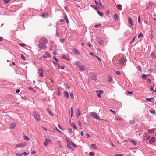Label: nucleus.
<instances>
[{"instance_id":"obj_1","label":"nucleus","mask_w":156,"mask_h":156,"mask_svg":"<svg viewBox=\"0 0 156 156\" xmlns=\"http://www.w3.org/2000/svg\"><path fill=\"white\" fill-rule=\"evenodd\" d=\"M90 116L92 117L93 118H95L97 119L98 120H101L102 119H100L99 115L95 112H92L90 114Z\"/></svg>"},{"instance_id":"obj_2","label":"nucleus","mask_w":156,"mask_h":156,"mask_svg":"<svg viewBox=\"0 0 156 156\" xmlns=\"http://www.w3.org/2000/svg\"><path fill=\"white\" fill-rule=\"evenodd\" d=\"M33 116L35 118L36 121H39L40 120V115L36 113H34L33 114Z\"/></svg>"},{"instance_id":"obj_3","label":"nucleus","mask_w":156,"mask_h":156,"mask_svg":"<svg viewBox=\"0 0 156 156\" xmlns=\"http://www.w3.org/2000/svg\"><path fill=\"white\" fill-rule=\"evenodd\" d=\"M90 77L92 80L94 81L96 80L97 78L96 76V75L94 73H90Z\"/></svg>"},{"instance_id":"obj_4","label":"nucleus","mask_w":156,"mask_h":156,"mask_svg":"<svg viewBox=\"0 0 156 156\" xmlns=\"http://www.w3.org/2000/svg\"><path fill=\"white\" fill-rule=\"evenodd\" d=\"M38 46L39 48L41 49H45L46 48V46L42 44H41V42L38 44Z\"/></svg>"},{"instance_id":"obj_5","label":"nucleus","mask_w":156,"mask_h":156,"mask_svg":"<svg viewBox=\"0 0 156 156\" xmlns=\"http://www.w3.org/2000/svg\"><path fill=\"white\" fill-rule=\"evenodd\" d=\"M51 140L49 139H45L44 144V146H46L49 143H51Z\"/></svg>"},{"instance_id":"obj_6","label":"nucleus","mask_w":156,"mask_h":156,"mask_svg":"<svg viewBox=\"0 0 156 156\" xmlns=\"http://www.w3.org/2000/svg\"><path fill=\"white\" fill-rule=\"evenodd\" d=\"M25 143H20L16 145L15 147H24L25 146Z\"/></svg>"},{"instance_id":"obj_7","label":"nucleus","mask_w":156,"mask_h":156,"mask_svg":"<svg viewBox=\"0 0 156 156\" xmlns=\"http://www.w3.org/2000/svg\"><path fill=\"white\" fill-rule=\"evenodd\" d=\"M72 52L76 55H79L80 53L78 50L76 49L73 48L72 49Z\"/></svg>"},{"instance_id":"obj_8","label":"nucleus","mask_w":156,"mask_h":156,"mask_svg":"<svg viewBox=\"0 0 156 156\" xmlns=\"http://www.w3.org/2000/svg\"><path fill=\"white\" fill-rule=\"evenodd\" d=\"M50 55L49 53L47 52H45L43 55V57L44 58H48L50 56Z\"/></svg>"},{"instance_id":"obj_9","label":"nucleus","mask_w":156,"mask_h":156,"mask_svg":"<svg viewBox=\"0 0 156 156\" xmlns=\"http://www.w3.org/2000/svg\"><path fill=\"white\" fill-rule=\"evenodd\" d=\"M95 91L97 93L98 96L99 98L101 97V94L103 92V91L102 90H96Z\"/></svg>"},{"instance_id":"obj_10","label":"nucleus","mask_w":156,"mask_h":156,"mask_svg":"<svg viewBox=\"0 0 156 156\" xmlns=\"http://www.w3.org/2000/svg\"><path fill=\"white\" fill-rule=\"evenodd\" d=\"M39 72V76L40 77L43 76V70L42 68H41L38 69Z\"/></svg>"},{"instance_id":"obj_11","label":"nucleus","mask_w":156,"mask_h":156,"mask_svg":"<svg viewBox=\"0 0 156 156\" xmlns=\"http://www.w3.org/2000/svg\"><path fill=\"white\" fill-rule=\"evenodd\" d=\"M64 97L66 98H69V95L67 91H65L63 93Z\"/></svg>"},{"instance_id":"obj_12","label":"nucleus","mask_w":156,"mask_h":156,"mask_svg":"<svg viewBox=\"0 0 156 156\" xmlns=\"http://www.w3.org/2000/svg\"><path fill=\"white\" fill-rule=\"evenodd\" d=\"M125 62V59L123 58H121L119 60V63L121 65H123L124 63Z\"/></svg>"},{"instance_id":"obj_13","label":"nucleus","mask_w":156,"mask_h":156,"mask_svg":"<svg viewBox=\"0 0 156 156\" xmlns=\"http://www.w3.org/2000/svg\"><path fill=\"white\" fill-rule=\"evenodd\" d=\"M128 20L129 22V24L130 25V26H133V24L132 22V18H130L128 17Z\"/></svg>"},{"instance_id":"obj_14","label":"nucleus","mask_w":156,"mask_h":156,"mask_svg":"<svg viewBox=\"0 0 156 156\" xmlns=\"http://www.w3.org/2000/svg\"><path fill=\"white\" fill-rule=\"evenodd\" d=\"M78 67L79 69L81 71H84L85 70L84 67L83 65H79Z\"/></svg>"},{"instance_id":"obj_15","label":"nucleus","mask_w":156,"mask_h":156,"mask_svg":"<svg viewBox=\"0 0 156 156\" xmlns=\"http://www.w3.org/2000/svg\"><path fill=\"white\" fill-rule=\"evenodd\" d=\"M97 42H98L100 45H102L104 41L102 39H97Z\"/></svg>"},{"instance_id":"obj_16","label":"nucleus","mask_w":156,"mask_h":156,"mask_svg":"<svg viewBox=\"0 0 156 156\" xmlns=\"http://www.w3.org/2000/svg\"><path fill=\"white\" fill-rule=\"evenodd\" d=\"M155 139L154 137H152L151 139L149 140V142L150 144H152L155 142Z\"/></svg>"},{"instance_id":"obj_17","label":"nucleus","mask_w":156,"mask_h":156,"mask_svg":"<svg viewBox=\"0 0 156 156\" xmlns=\"http://www.w3.org/2000/svg\"><path fill=\"white\" fill-rule=\"evenodd\" d=\"M40 41H42L44 44H46L47 42V40L45 37L41 38Z\"/></svg>"},{"instance_id":"obj_18","label":"nucleus","mask_w":156,"mask_h":156,"mask_svg":"<svg viewBox=\"0 0 156 156\" xmlns=\"http://www.w3.org/2000/svg\"><path fill=\"white\" fill-rule=\"evenodd\" d=\"M16 126V125L14 123H12L9 126V127L10 129H13L15 128Z\"/></svg>"},{"instance_id":"obj_19","label":"nucleus","mask_w":156,"mask_h":156,"mask_svg":"<svg viewBox=\"0 0 156 156\" xmlns=\"http://www.w3.org/2000/svg\"><path fill=\"white\" fill-rule=\"evenodd\" d=\"M70 125L73 127V128L75 129H77V127H76V126L75 125V124L74 123H71V122H70Z\"/></svg>"},{"instance_id":"obj_20","label":"nucleus","mask_w":156,"mask_h":156,"mask_svg":"<svg viewBox=\"0 0 156 156\" xmlns=\"http://www.w3.org/2000/svg\"><path fill=\"white\" fill-rule=\"evenodd\" d=\"M81 114L80 111L79 109H77L76 113L77 117H78Z\"/></svg>"},{"instance_id":"obj_21","label":"nucleus","mask_w":156,"mask_h":156,"mask_svg":"<svg viewBox=\"0 0 156 156\" xmlns=\"http://www.w3.org/2000/svg\"><path fill=\"white\" fill-rule=\"evenodd\" d=\"M64 18L67 23H69V21L67 19V16L66 14L64 16Z\"/></svg>"},{"instance_id":"obj_22","label":"nucleus","mask_w":156,"mask_h":156,"mask_svg":"<svg viewBox=\"0 0 156 156\" xmlns=\"http://www.w3.org/2000/svg\"><path fill=\"white\" fill-rule=\"evenodd\" d=\"M48 13H43L42 14V16L43 17L45 18L48 17Z\"/></svg>"},{"instance_id":"obj_23","label":"nucleus","mask_w":156,"mask_h":156,"mask_svg":"<svg viewBox=\"0 0 156 156\" xmlns=\"http://www.w3.org/2000/svg\"><path fill=\"white\" fill-rule=\"evenodd\" d=\"M91 147L93 148L96 149L97 148V147L95 144H93L91 145Z\"/></svg>"},{"instance_id":"obj_24","label":"nucleus","mask_w":156,"mask_h":156,"mask_svg":"<svg viewBox=\"0 0 156 156\" xmlns=\"http://www.w3.org/2000/svg\"><path fill=\"white\" fill-rule=\"evenodd\" d=\"M130 141L135 146L136 145L137 143L135 141L131 140H130Z\"/></svg>"},{"instance_id":"obj_25","label":"nucleus","mask_w":156,"mask_h":156,"mask_svg":"<svg viewBox=\"0 0 156 156\" xmlns=\"http://www.w3.org/2000/svg\"><path fill=\"white\" fill-rule=\"evenodd\" d=\"M118 15L117 14L115 13L114 15V18L115 20L116 21L117 20Z\"/></svg>"},{"instance_id":"obj_26","label":"nucleus","mask_w":156,"mask_h":156,"mask_svg":"<svg viewBox=\"0 0 156 156\" xmlns=\"http://www.w3.org/2000/svg\"><path fill=\"white\" fill-rule=\"evenodd\" d=\"M154 98H146L145 99V100L148 102H151L152 101V100Z\"/></svg>"},{"instance_id":"obj_27","label":"nucleus","mask_w":156,"mask_h":156,"mask_svg":"<svg viewBox=\"0 0 156 156\" xmlns=\"http://www.w3.org/2000/svg\"><path fill=\"white\" fill-rule=\"evenodd\" d=\"M154 129H150L148 131V132L149 133H152L154 132Z\"/></svg>"},{"instance_id":"obj_28","label":"nucleus","mask_w":156,"mask_h":156,"mask_svg":"<svg viewBox=\"0 0 156 156\" xmlns=\"http://www.w3.org/2000/svg\"><path fill=\"white\" fill-rule=\"evenodd\" d=\"M97 13L99 14V15H100L101 16H103V12H100L98 11H97Z\"/></svg>"},{"instance_id":"obj_29","label":"nucleus","mask_w":156,"mask_h":156,"mask_svg":"<svg viewBox=\"0 0 156 156\" xmlns=\"http://www.w3.org/2000/svg\"><path fill=\"white\" fill-rule=\"evenodd\" d=\"M71 142H69V143H68V144H67V146L68 148H69L70 149H72V148L71 146Z\"/></svg>"},{"instance_id":"obj_30","label":"nucleus","mask_w":156,"mask_h":156,"mask_svg":"<svg viewBox=\"0 0 156 156\" xmlns=\"http://www.w3.org/2000/svg\"><path fill=\"white\" fill-rule=\"evenodd\" d=\"M15 154L17 156H22L23 155V153H18L16 152Z\"/></svg>"},{"instance_id":"obj_31","label":"nucleus","mask_w":156,"mask_h":156,"mask_svg":"<svg viewBox=\"0 0 156 156\" xmlns=\"http://www.w3.org/2000/svg\"><path fill=\"white\" fill-rule=\"evenodd\" d=\"M117 8L119 10H122V6L120 4H118L117 5Z\"/></svg>"},{"instance_id":"obj_32","label":"nucleus","mask_w":156,"mask_h":156,"mask_svg":"<svg viewBox=\"0 0 156 156\" xmlns=\"http://www.w3.org/2000/svg\"><path fill=\"white\" fill-rule=\"evenodd\" d=\"M153 5V2H151V1H149L148 3V4L147 5H149L148 6L149 7L152 6Z\"/></svg>"},{"instance_id":"obj_33","label":"nucleus","mask_w":156,"mask_h":156,"mask_svg":"<svg viewBox=\"0 0 156 156\" xmlns=\"http://www.w3.org/2000/svg\"><path fill=\"white\" fill-rule=\"evenodd\" d=\"M141 76L142 78V79H146V78L147 76H146V74H142L141 75Z\"/></svg>"},{"instance_id":"obj_34","label":"nucleus","mask_w":156,"mask_h":156,"mask_svg":"<svg viewBox=\"0 0 156 156\" xmlns=\"http://www.w3.org/2000/svg\"><path fill=\"white\" fill-rule=\"evenodd\" d=\"M151 55L152 56L153 58H156V55L155 54L154 52H152L151 53Z\"/></svg>"},{"instance_id":"obj_35","label":"nucleus","mask_w":156,"mask_h":156,"mask_svg":"<svg viewBox=\"0 0 156 156\" xmlns=\"http://www.w3.org/2000/svg\"><path fill=\"white\" fill-rule=\"evenodd\" d=\"M143 36V34L142 33H140L138 36V38H140Z\"/></svg>"},{"instance_id":"obj_36","label":"nucleus","mask_w":156,"mask_h":156,"mask_svg":"<svg viewBox=\"0 0 156 156\" xmlns=\"http://www.w3.org/2000/svg\"><path fill=\"white\" fill-rule=\"evenodd\" d=\"M71 145H72L73 147L74 148H76V146L72 141H71Z\"/></svg>"},{"instance_id":"obj_37","label":"nucleus","mask_w":156,"mask_h":156,"mask_svg":"<svg viewBox=\"0 0 156 156\" xmlns=\"http://www.w3.org/2000/svg\"><path fill=\"white\" fill-rule=\"evenodd\" d=\"M89 54L91 55L93 57H96L97 55H95L94 53L92 52H90Z\"/></svg>"},{"instance_id":"obj_38","label":"nucleus","mask_w":156,"mask_h":156,"mask_svg":"<svg viewBox=\"0 0 156 156\" xmlns=\"http://www.w3.org/2000/svg\"><path fill=\"white\" fill-rule=\"evenodd\" d=\"M94 154L93 152H90L89 153V155L90 156H94Z\"/></svg>"},{"instance_id":"obj_39","label":"nucleus","mask_w":156,"mask_h":156,"mask_svg":"<svg viewBox=\"0 0 156 156\" xmlns=\"http://www.w3.org/2000/svg\"><path fill=\"white\" fill-rule=\"evenodd\" d=\"M24 138L25 140H29V138L27 136H26L25 135H24Z\"/></svg>"},{"instance_id":"obj_40","label":"nucleus","mask_w":156,"mask_h":156,"mask_svg":"<svg viewBox=\"0 0 156 156\" xmlns=\"http://www.w3.org/2000/svg\"><path fill=\"white\" fill-rule=\"evenodd\" d=\"M47 111L48 112V113H49V114L51 116H53V115L52 113V112H51V111L50 110H49V109H47Z\"/></svg>"},{"instance_id":"obj_41","label":"nucleus","mask_w":156,"mask_h":156,"mask_svg":"<svg viewBox=\"0 0 156 156\" xmlns=\"http://www.w3.org/2000/svg\"><path fill=\"white\" fill-rule=\"evenodd\" d=\"M115 119L117 120H122V118L119 117H116L115 118Z\"/></svg>"},{"instance_id":"obj_42","label":"nucleus","mask_w":156,"mask_h":156,"mask_svg":"<svg viewBox=\"0 0 156 156\" xmlns=\"http://www.w3.org/2000/svg\"><path fill=\"white\" fill-rule=\"evenodd\" d=\"M90 6L93 8L94 9L97 10L98 9V8L97 7V6H94L93 5H90Z\"/></svg>"},{"instance_id":"obj_43","label":"nucleus","mask_w":156,"mask_h":156,"mask_svg":"<svg viewBox=\"0 0 156 156\" xmlns=\"http://www.w3.org/2000/svg\"><path fill=\"white\" fill-rule=\"evenodd\" d=\"M19 45L23 47H24L25 46V44L24 43H20Z\"/></svg>"},{"instance_id":"obj_44","label":"nucleus","mask_w":156,"mask_h":156,"mask_svg":"<svg viewBox=\"0 0 156 156\" xmlns=\"http://www.w3.org/2000/svg\"><path fill=\"white\" fill-rule=\"evenodd\" d=\"M69 94L70 97H72L73 99H74V97L73 96V93H70Z\"/></svg>"},{"instance_id":"obj_45","label":"nucleus","mask_w":156,"mask_h":156,"mask_svg":"<svg viewBox=\"0 0 156 156\" xmlns=\"http://www.w3.org/2000/svg\"><path fill=\"white\" fill-rule=\"evenodd\" d=\"M59 41L63 43L65 39L64 38H61L60 39Z\"/></svg>"},{"instance_id":"obj_46","label":"nucleus","mask_w":156,"mask_h":156,"mask_svg":"<svg viewBox=\"0 0 156 156\" xmlns=\"http://www.w3.org/2000/svg\"><path fill=\"white\" fill-rule=\"evenodd\" d=\"M129 123L131 124H133L135 123V122L134 120L130 121L129 122Z\"/></svg>"},{"instance_id":"obj_47","label":"nucleus","mask_w":156,"mask_h":156,"mask_svg":"<svg viewBox=\"0 0 156 156\" xmlns=\"http://www.w3.org/2000/svg\"><path fill=\"white\" fill-rule=\"evenodd\" d=\"M115 73H116L117 75H121V72H120V71H116L115 72Z\"/></svg>"},{"instance_id":"obj_48","label":"nucleus","mask_w":156,"mask_h":156,"mask_svg":"<svg viewBox=\"0 0 156 156\" xmlns=\"http://www.w3.org/2000/svg\"><path fill=\"white\" fill-rule=\"evenodd\" d=\"M53 58L54 59V60L56 61V62H58V59L55 56H54L53 57Z\"/></svg>"},{"instance_id":"obj_49","label":"nucleus","mask_w":156,"mask_h":156,"mask_svg":"<svg viewBox=\"0 0 156 156\" xmlns=\"http://www.w3.org/2000/svg\"><path fill=\"white\" fill-rule=\"evenodd\" d=\"M150 113H151L152 114H155V111L154 110H151L150 112Z\"/></svg>"},{"instance_id":"obj_50","label":"nucleus","mask_w":156,"mask_h":156,"mask_svg":"<svg viewBox=\"0 0 156 156\" xmlns=\"http://www.w3.org/2000/svg\"><path fill=\"white\" fill-rule=\"evenodd\" d=\"M60 94H61L60 91L59 90H58V92L57 93V95L58 96H59L60 95Z\"/></svg>"},{"instance_id":"obj_51","label":"nucleus","mask_w":156,"mask_h":156,"mask_svg":"<svg viewBox=\"0 0 156 156\" xmlns=\"http://www.w3.org/2000/svg\"><path fill=\"white\" fill-rule=\"evenodd\" d=\"M80 62L79 61H77L76 63H75V65H78V66H79V65H80Z\"/></svg>"},{"instance_id":"obj_52","label":"nucleus","mask_w":156,"mask_h":156,"mask_svg":"<svg viewBox=\"0 0 156 156\" xmlns=\"http://www.w3.org/2000/svg\"><path fill=\"white\" fill-rule=\"evenodd\" d=\"M21 57L23 59V60H26V58L24 57V56L23 54H21Z\"/></svg>"},{"instance_id":"obj_53","label":"nucleus","mask_w":156,"mask_h":156,"mask_svg":"<svg viewBox=\"0 0 156 156\" xmlns=\"http://www.w3.org/2000/svg\"><path fill=\"white\" fill-rule=\"evenodd\" d=\"M10 0H4V2L5 3H7L9 2Z\"/></svg>"},{"instance_id":"obj_54","label":"nucleus","mask_w":156,"mask_h":156,"mask_svg":"<svg viewBox=\"0 0 156 156\" xmlns=\"http://www.w3.org/2000/svg\"><path fill=\"white\" fill-rule=\"evenodd\" d=\"M101 26V25H95L94 26V27L96 28H98V27H99Z\"/></svg>"},{"instance_id":"obj_55","label":"nucleus","mask_w":156,"mask_h":156,"mask_svg":"<svg viewBox=\"0 0 156 156\" xmlns=\"http://www.w3.org/2000/svg\"><path fill=\"white\" fill-rule=\"evenodd\" d=\"M110 111L112 112L114 114H116V112H115V111H114V110H112L110 109Z\"/></svg>"},{"instance_id":"obj_56","label":"nucleus","mask_w":156,"mask_h":156,"mask_svg":"<svg viewBox=\"0 0 156 156\" xmlns=\"http://www.w3.org/2000/svg\"><path fill=\"white\" fill-rule=\"evenodd\" d=\"M28 153H27L26 152H24L23 154V155L24 156H26L27 155H28Z\"/></svg>"},{"instance_id":"obj_57","label":"nucleus","mask_w":156,"mask_h":156,"mask_svg":"<svg viewBox=\"0 0 156 156\" xmlns=\"http://www.w3.org/2000/svg\"><path fill=\"white\" fill-rule=\"evenodd\" d=\"M71 117H72V116L73 112V109H72V107H71Z\"/></svg>"},{"instance_id":"obj_58","label":"nucleus","mask_w":156,"mask_h":156,"mask_svg":"<svg viewBox=\"0 0 156 156\" xmlns=\"http://www.w3.org/2000/svg\"><path fill=\"white\" fill-rule=\"evenodd\" d=\"M138 21L139 23H140V16L138 17Z\"/></svg>"},{"instance_id":"obj_59","label":"nucleus","mask_w":156,"mask_h":156,"mask_svg":"<svg viewBox=\"0 0 156 156\" xmlns=\"http://www.w3.org/2000/svg\"><path fill=\"white\" fill-rule=\"evenodd\" d=\"M96 58H97L98 59V61H99L100 62H101V58L99 57H98V56H96Z\"/></svg>"},{"instance_id":"obj_60","label":"nucleus","mask_w":156,"mask_h":156,"mask_svg":"<svg viewBox=\"0 0 156 156\" xmlns=\"http://www.w3.org/2000/svg\"><path fill=\"white\" fill-rule=\"evenodd\" d=\"M115 156H123V155L122 154H117L115 155Z\"/></svg>"},{"instance_id":"obj_61","label":"nucleus","mask_w":156,"mask_h":156,"mask_svg":"<svg viewBox=\"0 0 156 156\" xmlns=\"http://www.w3.org/2000/svg\"><path fill=\"white\" fill-rule=\"evenodd\" d=\"M78 124L80 126H82L81 123L80 121L78 122Z\"/></svg>"},{"instance_id":"obj_62","label":"nucleus","mask_w":156,"mask_h":156,"mask_svg":"<svg viewBox=\"0 0 156 156\" xmlns=\"http://www.w3.org/2000/svg\"><path fill=\"white\" fill-rule=\"evenodd\" d=\"M20 91V90L19 89H17L16 90V92L17 93H19Z\"/></svg>"},{"instance_id":"obj_63","label":"nucleus","mask_w":156,"mask_h":156,"mask_svg":"<svg viewBox=\"0 0 156 156\" xmlns=\"http://www.w3.org/2000/svg\"><path fill=\"white\" fill-rule=\"evenodd\" d=\"M68 130L69 132V133H71L72 132V129L71 128H68Z\"/></svg>"},{"instance_id":"obj_64","label":"nucleus","mask_w":156,"mask_h":156,"mask_svg":"<svg viewBox=\"0 0 156 156\" xmlns=\"http://www.w3.org/2000/svg\"><path fill=\"white\" fill-rule=\"evenodd\" d=\"M36 152L35 151H33L31 152V154H33L35 153Z\"/></svg>"}]
</instances>
